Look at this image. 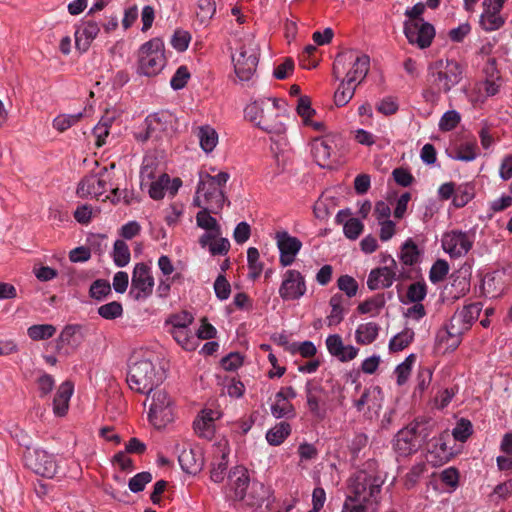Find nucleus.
<instances>
[{
	"mask_svg": "<svg viewBox=\"0 0 512 512\" xmlns=\"http://www.w3.org/2000/svg\"><path fill=\"white\" fill-rule=\"evenodd\" d=\"M465 75V65L455 59H440L434 62L428 73L426 95L438 98L458 85Z\"/></svg>",
	"mask_w": 512,
	"mask_h": 512,
	"instance_id": "f257e3e1",
	"label": "nucleus"
},
{
	"mask_svg": "<svg viewBox=\"0 0 512 512\" xmlns=\"http://www.w3.org/2000/svg\"><path fill=\"white\" fill-rule=\"evenodd\" d=\"M164 380V372L149 359L131 363L127 374V383L131 390L148 396Z\"/></svg>",
	"mask_w": 512,
	"mask_h": 512,
	"instance_id": "f03ea898",
	"label": "nucleus"
},
{
	"mask_svg": "<svg viewBox=\"0 0 512 512\" xmlns=\"http://www.w3.org/2000/svg\"><path fill=\"white\" fill-rule=\"evenodd\" d=\"M164 43L160 38H153L139 49L138 72L147 77L156 76L165 66Z\"/></svg>",
	"mask_w": 512,
	"mask_h": 512,
	"instance_id": "7ed1b4c3",
	"label": "nucleus"
},
{
	"mask_svg": "<svg viewBox=\"0 0 512 512\" xmlns=\"http://www.w3.org/2000/svg\"><path fill=\"white\" fill-rule=\"evenodd\" d=\"M382 484L383 481L379 477L360 471L351 480L349 486L351 494L346 498H350L352 503L366 505L371 499H376Z\"/></svg>",
	"mask_w": 512,
	"mask_h": 512,
	"instance_id": "20e7f679",
	"label": "nucleus"
},
{
	"mask_svg": "<svg viewBox=\"0 0 512 512\" xmlns=\"http://www.w3.org/2000/svg\"><path fill=\"white\" fill-rule=\"evenodd\" d=\"M347 60L353 61V66L347 73L346 80L349 84H356L357 81L361 83L369 71V57L365 54L356 55L353 51L338 54L333 65V75L336 79H339L342 74L340 64Z\"/></svg>",
	"mask_w": 512,
	"mask_h": 512,
	"instance_id": "39448f33",
	"label": "nucleus"
},
{
	"mask_svg": "<svg viewBox=\"0 0 512 512\" xmlns=\"http://www.w3.org/2000/svg\"><path fill=\"white\" fill-rule=\"evenodd\" d=\"M148 418L157 429H161L173 421V402L166 391L154 389Z\"/></svg>",
	"mask_w": 512,
	"mask_h": 512,
	"instance_id": "423d86ee",
	"label": "nucleus"
},
{
	"mask_svg": "<svg viewBox=\"0 0 512 512\" xmlns=\"http://www.w3.org/2000/svg\"><path fill=\"white\" fill-rule=\"evenodd\" d=\"M258 50L253 44L241 45L238 54H232L234 72L244 82L252 79L258 65Z\"/></svg>",
	"mask_w": 512,
	"mask_h": 512,
	"instance_id": "0eeeda50",
	"label": "nucleus"
},
{
	"mask_svg": "<svg viewBox=\"0 0 512 512\" xmlns=\"http://www.w3.org/2000/svg\"><path fill=\"white\" fill-rule=\"evenodd\" d=\"M154 278L150 267L145 263H137L133 269L130 296L139 301L145 300L152 295Z\"/></svg>",
	"mask_w": 512,
	"mask_h": 512,
	"instance_id": "6e6552de",
	"label": "nucleus"
},
{
	"mask_svg": "<svg viewBox=\"0 0 512 512\" xmlns=\"http://www.w3.org/2000/svg\"><path fill=\"white\" fill-rule=\"evenodd\" d=\"M475 234L471 231L451 230L442 237V248L453 258L466 255L472 248Z\"/></svg>",
	"mask_w": 512,
	"mask_h": 512,
	"instance_id": "1a4fd4ad",
	"label": "nucleus"
},
{
	"mask_svg": "<svg viewBox=\"0 0 512 512\" xmlns=\"http://www.w3.org/2000/svg\"><path fill=\"white\" fill-rule=\"evenodd\" d=\"M26 465L35 474L45 478H53L58 471V463L53 454L43 449H35L25 456Z\"/></svg>",
	"mask_w": 512,
	"mask_h": 512,
	"instance_id": "9d476101",
	"label": "nucleus"
},
{
	"mask_svg": "<svg viewBox=\"0 0 512 512\" xmlns=\"http://www.w3.org/2000/svg\"><path fill=\"white\" fill-rule=\"evenodd\" d=\"M305 277L298 270L289 269L283 274L279 296L284 301L299 300L306 293Z\"/></svg>",
	"mask_w": 512,
	"mask_h": 512,
	"instance_id": "9b49d317",
	"label": "nucleus"
},
{
	"mask_svg": "<svg viewBox=\"0 0 512 512\" xmlns=\"http://www.w3.org/2000/svg\"><path fill=\"white\" fill-rule=\"evenodd\" d=\"M391 265L373 269L368 276L367 286L370 290L390 287L394 280L407 278L403 271L397 273V263L391 258Z\"/></svg>",
	"mask_w": 512,
	"mask_h": 512,
	"instance_id": "f8f14e48",
	"label": "nucleus"
},
{
	"mask_svg": "<svg viewBox=\"0 0 512 512\" xmlns=\"http://www.w3.org/2000/svg\"><path fill=\"white\" fill-rule=\"evenodd\" d=\"M404 33L410 44H416L419 48L424 49L431 45L435 29L425 21L404 23Z\"/></svg>",
	"mask_w": 512,
	"mask_h": 512,
	"instance_id": "ddd939ff",
	"label": "nucleus"
},
{
	"mask_svg": "<svg viewBox=\"0 0 512 512\" xmlns=\"http://www.w3.org/2000/svg\"><path fill=\"white\" fill-rule=\"evenodd\" d=\"M275 240L280 252L279 262L283 267L290 266L302 247V242L287 231H278Z\"/></svg>",
	"mask_w": 512,
	"mask_h": 512,
	"instance_id": "4468645a",
	"label": "nucleus"
},
{
	"mask_svg": "<svg viewBox=\"0 0 512 512\" xmlns=\"http://www.w3.org/2000/svg\"><path fill=\"white\" fill-rule=\"evenodd\" d=\"M481 311L482 304L480 302L470 303L465 305L462 309L457 310L451 317L449 323L464 334L478 319Z\"/></svg>",
	"mask_w": 512,
	"mask_h": 512,
	"instance_id": "2eb2a0df",
	"label": "nucleus"
},
{
	"mask_svg": "<svg viewBox=\"0 0 512 512\" xmlns=\"http://www.w3.org/2000/svg\"><path fill=\"white\" fill-rule=\"evenodd\" d=\"M462 333L450 323L440 328L435 337V350L445 354L454 351L461 343Z\"/></svg>",
	"mask_w": 512,
	"mask_h": 512,
	"instance_id": "dca6fc26",
	"label": "nucleus"
},
{
	"mask_svg": "<svg viewBox=\"0 0 512 512\" xmlns=\"http://www.w3.org/2000/svg\"><path fill=\"white\" fill-rule=\"evenodd\" d=\"M197 194H202L205 201L204 207L209 208L212 213L217 214L223 208L225 202L223 190L203 181V176H200Z\"/></svg>",
	"mask_w": 512,
	"mask_h": 512,
	"instance_id": "f3484780",
	"label": "nucleus"
},
{
	"mask_svg": "<svg viewBox=\"0 0 512 512\" xmlns=\"http://www.w3.org/2000/svg\"><path fill=\"white\" fill-rule=\"evenodd\" d=\"M229 487L231 494L229 495L235 501H241L246 496V490L249 486V475L243 466L234 467L228 475Z\"/></svg>",
	"mask_w": 512,
	"mask_h": 512,
	"instance_id": "a211bd4d",
	"label": "nucleus"
},
{
	"mask_svg": "<svg viewBox=\"0 0 512 512\" xmlns=\"http://www.w3.org/2000/svg\"><path fill=\"white\" fill-rule=\"evenodd\" d=\"M182 470L188 474H197L202 470L204 457L199 447L183 448L178 456Z\"/></svg>",
	"mask_w": 512,
	"mask_h": 512,
	"instance_id": "6ab92c4d",
	"label": "nucleus"
},
{
	"mask_svg": "<svg viewBox=\"0 0 512 512\" xmlns=\"http://www.w3.org/2000/svg\"><path fill=\"white\" fill-rule=\"evenodd\" d=\"M326 346L328 352L341 362L353 360L359 352V349L352 345L345 346L338 334L329 335L326 339Z\"/></svg>",
	"mask_w": 512,
	"mask_h": 512,
	"instance_id": "aec40b11",
	"label": "nucleus"
},
{
	"mask_svg": "<svg viewBox=\"0 0 512 512\" xmlns=\"http://www.w3.org/2000/svg\"><path fill=\"white\" fill-rule=\"evenodd\" d=\"M271 150L277 165L276 174H280L285 169V153L288 150V139L285 130H269Z\"/></svg>",
	"mask_w": 512,
	"mask_h": 512,
	"instance_id": "412c9836",
	"label": "nucleus"
},
{
	"mask_svg": "<svg viewBox=\"0 0 512 512\" xmlns=\"http://www.w3.org/2000/svg\"><path fill=\"white\" fill-rule=\"evenodd\" d=\"M100 31L98 23L92 20L83 21L75 31V45L81 52H86L92 41L97 37Z\"/></svg>",
	"mask_w": 512,
	"mask_h": 512,
	"instance_id": "4be33fe9",
	"label": "nucleus"
},
{
	"mask_svg": "<svg viewBox=\"0 0 512 512\" xmlns=\"http://www.w3.org/2000/svg\"><path fill=\"white\" fill-rule=\"evenodd\" d=\"M419 447V439L416 438L411 425H408L397 433L394 440V448L399 455L408 456L416 452Z\"/></svg>",
	"mask_w": 512,
	"mask_h": 512,
	"instance_id": "5701e85b",
	"label": "nucleus"
},
{
	"mask_svg": "<svg viewBox=\"0 0 512 512\" xmlns=\"http://www.w3.org/2000/svg\"><path fill=\"white\" fill-rule=\"evenodd\" d=\"M330 136L316 137L311 141V154L320 167L329 166V159L335 146Z\"/></svg>",
	"mask_w": 512,
	"mask_h": 512,
	"instance_id": "b1692460",
	"label": "nucleus"
},
{
	"mask_svg": "<svg viewBox=\"0 0 512 512\" xmlns=\"http://www.w3.org/2000/svg\"><path fill=\"white\" fill-rule=\"evenodd\" d=\"M107 182L97 175L85 176L78 184L77 195L81 198L88 196L98 197L105 193Z\"/></svg>",
	"mask_w": 512,
	"mask_h": 512,
	"instance_id": "393cba45",
	"label": "nucleus"
},
{
	"mask_svg": "<svg viewBox=\"0 0 512 512\" xmlns=\"http://www.w3.org/2000/svg\"><path fill=\"white\" fill-rule=\"evenodd\" d=\"M323 392V387L319 384L313 383L312 381H308L305 385L307 406L312 415L318 419H323L325 417V410L320 408Z\"/></svg>",
	"mask_w": 512,
	"mask_h": 512,
	"instance_id": "a878e982",
	"label": "nucleus"
},
{
	"mask_svg": "<svg viewBox=\"0 0 512 512\" xmlns=\"http://www.w3.org/2000/svg\"><path fill=\"white\" fill-rule=\"evenodd\" d=\"M74 391L71 381H64L60 384L53 399V412L57 416H64L69 407V401Z\"/></svg>",
	"mask_w": 512,
	"mask_h": 512,
	"instance_id": "bb28decb",
	"label": "nucleus"
},
{
	"mask_svg": "<svg viewBox=\"0 0 512 512\" xmlns=\"http://www.w3.org/2000/svg\"><path fill=\"white\" fill-rule=\"evenodd\" d=\"M87 327L82 324H68L59 335V342L72 348H77L83 342Z\"/></svg>",
	"mask_w": 512,
	"mask_h": 512,
	"instance_id": "cd10ccee",
	"label": "nucleus"
},
{
	"mask_svg": "<svg viewBox=\"0 0 512 512\" xmlns=\"http://www.w3.org/2000/svg\"><path fill=\"white\" fill-rule=\"evenodd\" d=\"M481 290L489 298L500 296L503 291L502 274L497 271L486 273L482 278Z\"/></svg>",
	"mask_w": 512,
	"mask_h": 512,
	"instance_id": "c85d7f7f",
	"label": "nucleus"
},
{
	"mask_svg": "<svg viewBox=\"0 0 512 512\" xmlns=\"http://www.w3.org/2000/svg\"><path fill=\"white\" fill-rule=\"evenodd\" d=\"M479 155V149L476 140L465 141L455 145L450 153V157L454 160L471 162Z\"/></svg>",
	"mask_w": 512,
	"mask_h": 512,
	"instance_id": "c756f323",
	"label": "nucleus"
},
{
	"mask_svg": "<svg viewBox=\"0 0 512 512\" xmlns=\"http://www.w3.org/2000/svg\"><path fill=\"white\" fill-rule=\"evenodd\" d=\"M380 327L375 322L360 324L355 331V340L358 344L369 345L376 340Z\"/></svg>",
	"mask_w": 512,
	"mask_h": 512,
	"instance_id": "7c9ffc66",
	"label": "nucleus"
},
{
	"mask_svg": "<svg viewBox=\"0 0 512 512\" xmlns=\"http://www.w3.org/2000/svg\"><path fill=\"white\" fill-rule=\"evenodd\" d=\"M475 196V185L471 182L462 183L456 186L452 204L455 208L466 206Z\"/></svg>",
	"mask_w": 512,
	"mask_h": 512,
	"instance_id": "2f4dec72",
	"label": "nucleus"
},
{
	"mask_svg": "<svg viewBox=\"0 0 512 512\" xmlns=\"http://www.w3.org/2000/svg\"><path fill=\"white\" fill-rule=\"evenodd\" d=\"M420 255L417 244L409 238L403 243L399 258L404 265L413 266L419 262Z\"/></svg>",
	"mask_w": 512,
	"mask_h": 512,
	"instance_id": "473e14b6",
	"label": "nucleus"
},
{
	"mask_svg": "<svg viewBox=\"0 0 512 512\" xmlns=\"http://www.w3.org/2000/svg\"><path fill=\"white\" fill-rule=\"evenodd\" d=\"M170 334L174 340L185 350L193 351L197 347V339L187 328H171Z\"/></svg>",
	"mask_w": 512,
	"mask_h": 512,
	"instance_id": "72a5a7b5",
	"label": "nucleus"
},
{
	"mask_svg": "<svg viewBox=\"0 0 512 512\" xmlns=\"http://www.w3.org/2000/svg\"><path fill=\"white\" fill-rule=\"evenodd\" d=\"M291 426L287 422H280L269 429L266 433V440L270 445L278 446L290 435Z\"/></svg>",
	"mask_w": 512,
	"mask_h": 512,
	"instance_id": "f704fd0d",
	"label": "nucleus"
},
{
	"mask_svg": "<svg viewBox=\"0 0 512 512\" xmlns=\"http://www.w3.org/2000/svg\"><path fill=\"white\" fill-rule=\"evenodd\" d=\"M296 111L302 118L303 124L306 126L312 125V128H322L319 122H312V117L315 115V110L311 107V101L307 96H302L298 100Z\"/></svg>",
	"mask_w": 512,
	"mask_h": 512,
	"instance_id": "c9c22d12",
	"label": "nucleus"
},
{
	"mask_svg": "<svg viewBox=\"0 0 512 512\" xmlns=\"http://www.w3.org/2000/svg\"><path fill=\"white\" fill-rule=\"evenodd\" d=\"M344 298L341 294H334L329 301V305L331 307V312L327 316V324L328 326L338 325L344 317V309L342 307Z\"/></svg>",
	"mask_w": 512,
	"mask_h": 512,
	"instance_id": "e433bc0d",
	"label": "nucleus"
},
{
	"mask_svg": "<svg viewBox=\"0 0 512 512\" xmlns=\"http://www.w3.org/2000/svg\"><path fill=\"white\" fill-rule=\"evenodd\" d=\"M504 18L500 15V12H492L489 8H484V11L480 18V24L486 31H494L504 25Z\"/></svg>",
	"mask_w": 512,
	"mask_h": 512,
	"instance_id": "4c0bfd02",
	"label": "nucleus"
},
{
	"mask_svg": "<svg viewBox=\"0 0 512 512\" xmlns=\"http://www.w3.org/2000/svg\"><path fill=\"white\" fill-rule=\"evenodd\" d=\"M414 331L411 328H405L403 331L390 339L389 349L392 352H398L405 349L414 339Z\"/></svg>",
	"mask_w": 512,
	"mask_h": 512,
	"instance_id": "58836bf2",
	"label": "nucleus"
},
{
	"mask_svg": "<svg viewBox=\"0 0 512 512\" xmlns=\"http://www.w3.org/2000/svg\"><path fill=\"white\" fill-rule=\"evenodd\" d=\"M158 160L155 157L152 156H146L144 157L140 169V178H141V185H146L150 181H152L157 172L158 168Z\"/></svg>",
	"mask_w": 512,
	"mask_h": 512,
	"instance_id": "ea45409f",
	"label": "nucleus"
},
{
	"mask_svg": "<svg viewBox=\"0 0 512 512\" xmlns=\"http://www.w3.org/2000/svg\"><path fill=\"white\" fill-rule=\"evenodd\" d=\"M112 257L117 267H125L130 262V250L123 240L118 239L114 242Z\"/></svg>",
	"mask_w": 512,
	"mask_h": 512,
	"instance_id": "a19ab883",
	"label": "nucleus"
},
{
	"mask_svg": "<svg viewBox=\"0 0 512 512\" xmlns=\"http://www.w3.org/2000/svg\"><path fill=\"white\" fill-rule=\"evenodd\" d=\"M357 84H349L348 80H342L334 94V101L338 107L345 106L354 96Z\"/></svg>",
	"mask_w": 512,
	"mask_h": 512,
	"instance_id": "79ce46f5",
	"label": "nucleus"
},
{
	"mask_svg": "<svg viewBox=\"0 0 512 512\" xmlns=\"http://www.w3.org/2000/svg\"><path fill=\"white\" fill-rule=\"evenodd\" d=\"M445 290L448 291V294L453 299H458L470 290V282L466 277L456 276L453 278L450 286H446Z\"/></svg>",
	"mask_w": 512,
	"mask_h": 512,
	"instance_id": "37998d69",
	"label": "nucleus"
},
{
	"mask_svg": "<svg viewBox=\"0 0 512 512\" xmlns=\"http://www.w3.org/2000/svg\"><path fill=\"white\" fill-rule=\"evenodd\" d=\"M211 214L213 213L209 208L203 207L196 215L197 225L207 231H214L216 234H220V226Z\"/></svg>",
	"mask_w": 512,
	"mask_h": 512,
	"instance_id": "c03bdc74",
	"label": "nucleus"
},
{
	"mask_svg": "<svg viewBox=\"0 0 512 512\" xmlns=\"http://www.w3.org/2000/svg\"><path fill=\"white\" fill-rule=\"evenodd\" d=\"M197 20L200 24L207 25L216 13L215 0H198Z\"/></svg>",
	"mask_w": 512,
	"mask_h": 512,
	"instance_id": "a18cd8bd",
	"label": "nucleus"
},
{
	"mask_svg": "<svg viewBox=\"0 0 512 512\" xmlns=\"http://www.w3.org/2000/svg\"><path fill=\"white\" fill-rule=\"evenodd\" d=\"M197 137L200 147L205 153H211L219 141L217 130H198Z\"/></svg>",
	"mask_w": 512,
	"mask_h": 512,
	"instance_id": "49530a36",
	"label": "nucleus"
},
{
	"mask_svg": "<svg viewBox=\"0 0 512 512\" xmlns=\"http://www.w3.org/2000/svg\"><path fill=\"white\" fill-rule=\"evenodd\" d=\"M247 263L249 268V278L257 279L263 270V264L260 261V254L257 248L250 247L247 250Z\"/></svg>",
	"mask_w": 512,
	"mask_h": 512,
	"instance_id": "de8ad7c7",
	"label": "nucleus"
},
{
	"mask_svg": "<svg viewBox=\"0 0 512 512\" xmlns=\"http://www.w3.org/2000/svg\"><path fill=\"white\" fill-rule=\"evenodd\" d=\"M55 333L56 327L52 324L32 325L27 330L28 336L34 341L49 339Z\"/></svg>",
	"mask_w": 512,
	"mask_h": 512,
	"instance_id": "09e8293b",
	"label": "nucleus"
},
{
	"mask_svg": "<svg viewBox=\"0 0 512 512\" xmlns=\"http://www.w3.org/2000/svg\"><path fill=\"white\" fill-rule=\"evenodd\" d=\"M385 303V295L383 293L376 294L373 297L360 303L357 307V310L360 314H368L373 311L379 312L385 306Z\"/></svg>",
	"mask_w": 512,
	"mask_h": 512,
	"instance_id": "8fccbe9b",
	"label": "nucleus"
},
{
	"mask_svg": "<svg viewBox=\"0 0 512 512\" xmlns=\"http://www.w3.org/2000/svg\"><path fill=\"white\" fill-rule=\"evenodd\" d=\"M170 183V177L168 174H162L158 180L150 181L149 184V196L154 200H160L165 196V189H167Z\"/></svg>",
	"mask_w": 512,
	"mask_h": 512,
	"instance_id": "3c124183",
	"label": "nucleus"
},
{
	"mask_svg": "<svg viewBox=\"0 0 512 512\" xmlns=\"http://www.w3.org/2000/svg\"><path fill=\"white\" fill-rule=\"evenodd\" d=\"M271 413L277 419H292L296 416L293 404L285 400H276V402L271 406Z\"/></svg>",
	"mask_w": 512,
	"mask_h": 512,
	"instance_id": "603ef678",
	"label": "nucleus"
},
{
	"mask_svg": "<svg viewBox=\"0 0 512 512\" xmlns=\"http://www.w3.org/2000/svg\"><path fill=\"white\" fill-rule=\"evenodd\" d=\"M265 107L264 100H257L249 104L244 110V116L246 119L254 123L257 128L261 127L262 112Z\"/></svg>",
	"mask_w": 512,
	"mask_h": 512,
	"instance_id": "864d4df0",
	"label": "nucleus"
},
{
	"mask_svg": "<svg viewBox=\"0 0 512 512\" xmlns=\"http://www.w3.org/2000/svg\"><path fill=\"white\" fill-rule=\"evenodd\" d=\"M173 116L167 111H161L146 117V128H163L172 126Z\"/></svg>",
	"mask_w": 512,
	"mask_h": 512,
	"instance_id": "5fc2aeb1",
	"label": "nucleus"
},
{
	"mask_svg": "<svg viewBox=\"0 0 512 512\" xmlns=\"http://www.w3.org/2000/svg\"><path fill=\"white\" fill-rule=\"evenodd\" d=\"M449 272V264L446 260L438 259L434 262L429 271V280L436 284L444 280Z\"/></svg>",
	"mask_w": 512,
	"mask_h": 512,
	"instance_id": "6e6d98bb",
	"label": "nucleus"
},
{
	"mask_svg": "<svg viewBox=\"0 0 512 512\" xmlns=\"http://www.w3.org/2000/svg\"><path fill=\"white\" fill-rule=\"evenodd\" d=\"M97 312L102 318L106 320H113L123 314V307L120 302L112 301L98 307Z\"/></svg>",
	"mask_w": 512,
	"mask_h": 512,
	"instance_id": "4d7b16f0",
	"label": "nucleus"
},
{
	"mask_svg": "<svg viewBox=\"0 0 512 512\" xmlns=\"http://www.w3.org/2000/svg\"><path fill=\"white\" fill-rule=\"evenodd\" d=\"M427 295V285L424 281H418L408 286L406 297L411 303H418L425 299Z\"/></svg>",
	"mask_w": 512,
	"mask_h": 512,
	"instance_id": "13d9d810",
	"label": "nucleus"
},
{
	"mask_svg": "<svg viewBox=\"0 0 512 512\" xmlns=\"http://www.w3.org/2000/svg\"><path fill=\"white\" fill-rule=\"evenodd\" d=\"M111 294V286L107 280L97 279L95 280L89 289V295L91 298L96 300H102Z\"/></svg>",
	"mask_w": 512,
	"mask_h": 512,
	"instance_id": "bf43d9fd",
	"label": "nucleus"
},
{
	"mask_svg": "<svg viewBox=\"0 0 512 512\" xmlns=\"http://www.w3.org/2000/svg\"><path fill=\"white\" fill-rule=\"evenodd\" d=\"M152 474L148 471L140 472L134 475L128 483L131 492L139 493L145 489V486L152 481Z\"/></svg>",
	"mask_w": 512,
	"mask_h": 512,
	"instance_id": "052dcab7",
	"label": "nucleus"
},
{
	"mask_svg": "<svg viewBox=\"0 0 512 512\" xmlns=\"http://www.w3.org/2000/svg\"><path fill=\"white\" fill-rule=\"evenodd\" d=\"M472 424L469 420L461 418L452 430L455 440L465 442L472 434Z\"/></svg>",
	"mask_w": 512,
	"mask_h": 512,
	"instance_id": "680f3d73",
	"label": "nucleus"
},
{
	"mask_svg": "<svg viewBox=\"0 0 512 512\" xmlns=\"http://www.w3.org/2000/svg\"><path fill=\"white\" fill-rule=\"evenodd\" d=\"M337 286L339 290L343 291L348 298L355 296L358 291L357 281L349 275L340 276L337 280Z\"/></svg>",
	"mask_w": 512,
	"mask_h": 512,
	"instance_id": "e2e57ef3",
	"label": "nucleus"
},
{
	"mask_svg": "<svg viewBox=\"0 0 512 512\" xmlns=\"http://www.w3.org/2000/svg\"><path fill=\"white\" fill-rule=\"evenodd\" d=\"M228 467V455L223 453L221 459L217 464H213L210 471V478L215 483H220L224 480L226 470Z\"/></svg>",
	"mask_w": 512,
	"mask_h": 512,
	"instance_id": "0e129e2a",
	"label": "nucleus"
},
{
	"mask_svg": "<svg viewBox=\"0 0 512 512\" xmlns=\"http://www.w3.org/2000/svg\"><path fill=\"white\" fill-rule=\"evenodd\" d=\"M364 229L363 223L357 218L346 220L343 226L344 235L350 240H356Z\"/></svg>",
	"mask_w": 512,
	"mask_h": 512,
	"instance_id": "69168bd1",
	"label": "nucleus"
},
{
	"mask_svg": "<svg viewBox=\"0 0 512 512\" xmlns=\"http://www.w3.org/2000/svg\"><path fill=\"white\" fill-rule=\"evenodd\" d=\"M190 78V72L187 66L182 65L177 68L174 75L170 80V85L174 90H180L184 88Z\"/></svg>",
	"mask_w": 512,
	"mask_h": 512,
	"instance_id": "338daca9",
	"label": "nucleus"
},
{
	"mask_svg": "<svg viewBox=\"0 0 512 512\" xmlns=\"http://www.w3.org/2000/svg\"><path fill=\"white\" fill-rule=\"evenodd\" d=\"M317 48L314 45H307L302 54L300 55V63L304 69H313L318 64V59L315 56Z\"/></svg>",
	"mask_w": 512,
	"mask_h": 512,
	"instance_id": "774afa93",
	"label": "nucleus"
}]
</instances>
